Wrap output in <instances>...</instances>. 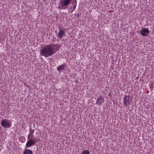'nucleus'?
I'll return each instance as SVG.
<instances>
[{"label": "nucleus", "mask_w": 154, "mask_h": 154, "mask_svg": "<svg viewBox=\"0 0 154 154\" xmlns=\"http://www.w3.org/2000/svg\"><path fill=\"white\" fill-rule=\"evenodd\" d=\"M29 134L28 136L27 137L28 138H29V137L31 138V137H34L33 133L34 132V130L32 129L31 126H30L29 128Z\"/></svg>", "instance_id": "9"}, {"label": "nucleus", "mask_w": 154, "mask_h": 154, "mask_svg": "<svg viewBox=\"0 0 154 154\" xmlns=\"http://www.w3.org/2000/svg\"><path fill=\"white\" fill-rule=\"evenodd\" d=\"M72 0H60L59 3L58 8L60 10L67 9L72 2Z\"/></svg>", "instance_id": "2"}, {"label": "nucleus", "mask_w": 154, "mask_h": 154, "mask_svg": "<svg viewBox=\"0 0 154 154\" xmlns=\"http://www.w3.org/2000/svg\"><path fill=\"white\" fill-rule=\"evenodd\" d=\"M149 33V30L146 28H143L140 31V34L143 36H147Z\"/></svg>", "instance_id": "4"}, {"label": "nucleus", "mask_w": 154, "mask_h": 154, "mask_svg": "<svg viewBox=\"0 0 154 154\" xmlns=\"http://www.w3.org/2000/svg\"><path fill=\"white\" fill-rule=\"evenodd\" d=\"M65 67V65L64 64H62L61 65H59L57 67V70L59 72H60V71L63 70L64 69Z\"/></svg>", "instance_id": "10"}, {"label": "nucleus", "mask_w": 154, "mask_h": 154, "mask_svg": "<svg viewBox=\"0 0 154 154\" xmlns=\"http://www.w3.org/2000/svg\"><path fill=\"white\" fill-rule=\"evenodd\" d=\"M97 99L100 101L98 102V105H101L104 102V99L102 96H100Z\"/></svg>", "instance_id": "12"}, {"label": "nucleus", "mask_w": 154, "mask_h": 154, "mask_svg": "<svg viewBox=\"0 0 154 154\" xmlns=\"http://www.w3.org/2000/svg\"><path fill=\"white\" fill-rule=\"evenodd\" d=\"M99 100H98V99H97V102H96V104H97L98 103V102H99Z\"/></svg>", "instance_id": "15"}, {"label": "nucleus", "mask_w": 154, "mask_h": 154, "mask_svg": "<svg viewBox=\"0 0 154 154\" xmlns=\"http://www.w3.org/2000/svg\"><path fill=\"white\" fill-rule=\"evenodd\" d=\"M76 16L78 17H79V14H77L76 15Z\"/></svg>", "instance_id": "17"}, {"label": "nucleus", "mask_w": 154, "mask_h": 154, "mask_svg": "<svg viewBox=\"0 0 154 154\" xmlns=\"http://www.w3.org/2000/svg\"><path fill=\"white\" fill-rule=\"evenodd\" d=\"M1 125L2 126L6 128H9L11 126L10 121L6 119L2 120Z\"/></svg>", "instance_id": "3"}, {"label": "nucleus", "mask_w": 154, "mask_h": 154, "mask_svg": "<svg viewBox=\"0 0 154 154\" xmlns=\"http://www.w3.org/2000/svg\"><path fill=\"white\" fill-rule=\"evenodd\" d=\"M40 53L42 55L45 57H48L54 54L53 51V48L51 44L44 46L40 50Z\"/></svg>", "instance_id": "1"}, {"label": "nucleus", "mask_w": 154, "mask_h": 154, "mask_svg": "<svg viewBox=\"0 0 154 154\" xmlns=\"http://www.w3.org/2000/svg\"><path fill=\"white\" fill-rule=\"evenodd\" d=\"M65 32L63 30L59 29V32L57 34V37L61 39L63 36H65Z\"/></svg>", "instance_id": "8"}, {"label": "nucleus", "mask_w": 154, "mask_h": 154, "mask_svg": "<svg viewBox=\"0 0 154 154\" xmlns=\"http://www.w3.org/2000/svg\"><path fill=\"white\" fill-rule=\"evenodd\" d=\"M31 145H26V147H29V146H31Z\"/></svg>", "instance_id": "16"}, {"label": "nucleus", "mask_w": 154, "mask_h": 154, "mask_svg": "<svg viewBox=\"0 0 154 154\" xmlns=\"http://www.w3.org/2000/svg\"><path fill=\"white\" fill-rule=\"evenodd\" d=\"M28 140L26 144H35L37 141L33 137L28 138Z\"/></svg>", "instance_id": "6"}, {"label": "nucleus", "mask_w": 154, "mask_h": 154, "mask_svg": "<svg viewBox=\"0 0 154 154\" xmlns=\"http://www.w3.org/2000/svg\"><path fill=\"white\" fill-rule=\"evenodd\" d=\"M23 154H33V153L31 150L26 149L24 151Z\"/></svg>", "instance_id": "13"}, {"label": "nucleus", "mask_w": 154, "mask_h": 154, "mask_svg": "<svg viewBox=\"0 0 154 154\" xmlns=\"http://www.w3.org/2000/svg\"><path fill=\"white\" fill-rule=\"evenodd\" d=\"M81 154H90V153L88 150H85L82 152Z\"/></svg>", "instance_id": "14"}, {"label": "nucleus", "mask_w": 154, "mask_h": 154, "mask_svg": "<svg viewBox=\"0 0 154 154\" xmlns=\"http://www.w3.org/2000/svg\"><path fill=\"white\" fill-rule=\"evenodd\" d=\"M130 97L129 95L127 96L126 95H125L123 98L124 104L126 106H127L128 105L130 104Z\"/></svg>", "instance_id": "5"}, {"label": "nucleus", "mask_w": 154, "mask_h": 154, "mask_svg": "<svg viewBox=\"0 0 154 154\" xmlns=\"http://www.w3.org/2000/svg\"><path fill=\"white\" fill-rule=\"evenodd\" d=\"M77 1L76 0H74L72 1V4L74 5L73 7V10H72L70 13H72L75 10L77 5Z\"/></svg>", "instance_id": "11"}, {"label": "nucleus", "mask_w": 154, "mask_h": 154, "mask_svg": "<svg viewBox=\"0 0 154 154\" xmlns=\"http://www.w3.org/2000/svg\"><path fill=\"white\" fill-rule=\"evenodd\" d=\"M53 48V51L54 52V54L56 51H58L59 49L60 48V45L58 44H51Z\"/></svg>", "instance_id": "7"}]
</instances>
